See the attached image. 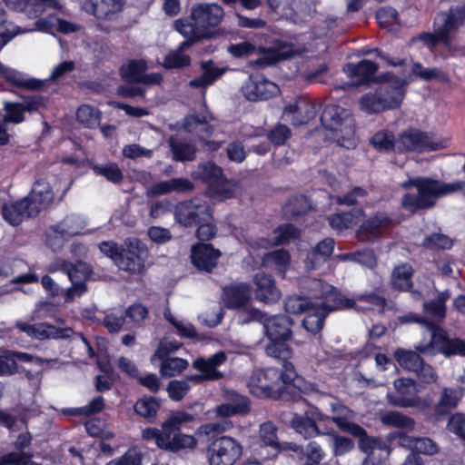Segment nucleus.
Segmentation results:
<instances>
[{
  "instance_id": "obj_1",
  "label": "nucleus",
  "mask_w": 465,
  "mask_h": 465,
  "mask_svg": "<svg viewBox=\"0 0 465 465\" xmlns=\"http://www.w3.org/2000/svg\"><path fill=\"white\" fill-rule=\"evenodd\" d=\"M449 295L440 293L434 301L424 303L425 317H412L411 321L424 328L422 340L415 346L417 351L425 355L441 353L446 357L460 355L465 357V341L449 339L445 331L438 325L446 314L445 302Z\"/></svg>"
},
{
  "instance_id": "obj_2",
  "label": "nucleus",
  "mask_w": 465,
  "mask_h": 465,
  "mask_svg": "<svg viewBox=\"0 0 465 465\" xmlns=\"http://www.w3.org/2000/svg\"><path fill=\"white\" fill-rule=\"evenodd\" d=\"M301 287L311 298L323 299L318 302L324 305L330 311L355 309L357 311H373L378 313L384 312L386 302L376 294H361L355 299L344 297L334 287L316 278H304L301 282Z\"/></svg>"
},
{
  "instance_id": "obj_3",
  "label": "nucleus",
  "mask_w": 465,
  "mask_h": 465,
  "mask_svg": "<svg viewBox=\"0 0 465 465\" xmlns=\"http://www.w3.org/2000/svg\"><path fill=\"white\" fill-rule=\"evenodd\" d=\"M401 185L407 190L415 188L416 193L409 192L402 198L403 207L411 212H415L433 206L438 197L462 190L465 183H446L427 177H415L404 182Z\"/></svg>"
},
{
  "instance_id": "obj_4",
  "label": "nucleus",
  "mask_w": 465,
  "mask_h": 465,
  "mask_svg": "<svg viewBox=\"0 0 465 465\" xmlns=\"http://www.w3.org/2000/svg\"><path fill=\"white\" fill-rule=\"evenodd\" d=\"M283 367V372L276 368L254 371L247 382L250 392L261 398L279 395L284 386L296 377L294 367L291 362L285 361Z\"/></svg>"
},
{
  "instance_id": "obj_5",
  "label": "nucleus",
  "mask_w": 465,
  "mask_h": 465,
  "mask_svg": "<svg viewBox=\"0 0 465 465\" xmlns=\"http://www.w3.org/2000/svg\"><path fill=\"white\" fill-rule=\"evenodd\" d=\"M325 129L330 131L326 134L339 145L351 148L356 145L354 121L350 112L339 105H327L321 116Z\"/></svg>"
},
{
  "instance_id": "obj_6",
  "label": "nucleus",
  "mask_w": 465,
  "mask_h": 465,
  "mask_svg": "<svg viewBox=\"0 0 465 465\" xmlns=\"http://www.w3.org/2000/svg\"><path fill=\"white\" fill-rule=\"evenodd\" d=\"M292 321L285 315H273L263 320V328L270 342L265 347L267 355L286 360L292 354L286 341L292 337Z\"/></svg>"
},
{
  "instance_id": "obj_7",
  "label": "nucleus",
  "mask_w": 465,
  "mask_h": 465,
  "mask_svg": "<svg viewBox=\"0 0 465 465\" xmlns=\"http://www.w3.org/2000/svg\"><path fill=\"white\" fill-rule=\"evenodd\" d=\"M465 21V5L450 8L447 12L440 13L434 21V34H422L420 39L429 46L438 42L449 43L450 34L460 27Z\"/></svg>"
},
{
  "instance_id": "obj_8",
  "label": "nucleus",
  "mask_w": 465,
  "mask_h": 465,
  "mask_svg": "<svg viewBox=\"0 0 465 465\" xmlns=\"http://www.w3.org/2000/svg\"><path fill=\"white\" fill-rule=\"evenodd\" d=\"M242 454V445L229 436L217 438L207 449L209 465H233Z\"/></svg>"
},
{
  "instance_id": "obj_9",
  "label": "nucleus",
  "mask_w": 465,
  "mask_h": 465,
  "mask_svg": "<svg viewBox=\"0 0 465 465\" xmlns=\"http://www.w3.org/2000/svg\"><path fill=\"white\" fill-rule=\"evenodd\" d=\"M147 258V250L138 239H128L121 246L119 257L116 258V266L130 273H141L144 269Z\"/></svg>"
},
{
  "instance_id": "obj_10",
  "label": "nucleus",
  "mask_w": 465,
  "mask_h": 465,
  "mask_svg": "<svg viewBox=\"0 0 465 465\" xmlns=\"http://www.w3.org/2000/svg\"><path fill=\"white\" fill-rule=\"evenodd\" d=\"M444 146L445 143L434 141L430 134L416 128L403 131L396 140V150L399 152L433 151Z\"/></svg>"
},
{
  "instance_id": "obj_11",
  "label": "nucleus",
  "mask_w": 465,
  "mask_h": 465,
  "mask_svg": "<svg viewBox=\"0 0 465 465\" xmlns=\"http://www.w3.org/2000/svg\"><path fill=\"white\" fill-rule=\"evenodd\" d=\"M177 223L183 226L207 222L211 219L209 205L202 200L193 199L180 203L174 213Z\"/></svg>"
},
{
  "instance_id": "obj_12",
  "label": "nucleus",
  "mask_w": 465,
  "mask_h": 465,
  "mask_svg": "<svg viewBox=\"0 0 465 465\" xmlns=\"http://www.w3.org/2000/svg\"><path fill=\"white\" fill-rule=\"evenodd\" d=\"M226 359L227 356L224 351H218L207 359L197 358L193 361V367L201 371V373L189 375L184 381H187L188 384L190 381L197 384L205 381L219 380L223 375L217 368L223 364Z\"/></svg>"
},
{
  "instance_id": "obj_13",
  "label": "nucleus",
  "mask_w": 465,
  "mask_h": 465,
  "mask_svg": "<svg viewBox=\"0 0 465 465\" xmlns=\"http://www.w3.org/2000/svg\"><path fill=\"white\" fill-rule=\"evenodd\" d=\"M224 16L223 7L214 3H203L194 5L191 11V18L197 28L210 36L209 29L220 25Z\"/></svg>"
},
{
  "instance_id": "obj_14",
  "label": "nucleus",
  "mask_w": 465,
  "mask_h": 465,
  "mask_svg": "<svg viewBox=\"0 0 465 465\" xmlns=\"http://www.w3.org/2000/svg\"><path fill=\"white\" fill-rule=\"evenodd\" d=\"M158 440V448L171 452L194 449L197 445V440L193 436L182 433L181 429L168 425L165 421L162 425V434Z\"/></svg>"
},
{
  "instance_id": "obj_15",
  "label": "nucleus",
  "mask_w": 465,
  "mask_h": 465,
  "mask_svg": "<svg viewBox=\"0 0 465 465\" xmlns=\"http://www.w3.org/2000/svg\"><path fill=\"white\" fill-rule=\"evenodd\" d=\"M62 270L68 275L73 286L65 292V301L71 302L74 297L81 296L86 292L84 281L92 272L90 266L84 262L74 264L64 262Z\"/></svg>"
},
{
  "instance_id": "obj_16",
  "label": "nucleus",
  "mask_w": 465,
  "mask_h": 465,
  "mask_svg": "<svg viewBox=\"0 0 465 465\" xmlns=\"http://www.w3.org/2000/svg\"><path fill=\"white\" fill-rule=\"evenodd\" d=\"M212 115L206 114L202 117L195 114H190L184 119V129L192 134H196L207 150L216 151L221 147L222 143L216 141H207L213 133V126L210 124Z\"/></svg>"
},
{
  "instance_id": "obj_17",
  "label": "nucleus",
  "mask_w": 465,
  "mask_h": 465,
  "mask_svg": "<svg viewBox=\"0 0 465 465\" xmlns=\"http://www.w3.org/2000/svg\"><path fill=\"white\" fill-rule=\"evenodd\" d=\"M277 84L262 75H252L242 87L243 95L250 101L267 100L279 93Z\"/></svg>"
},
{
  "instance_id": "obj_18",
  "label": "nucleus",
  "mask_w": 465,
  "mask_h": 465,
  "mask_svg": "<svg viewBox=\"0 0 465 465\" xmlns=\"http://www.w3.org/2000/svg\"><path fill=\"white\" fill-rule=\"evenodd\" d=\"M16 326L29 337L38 340L64 339L69 338L74 333L71 328H59L47 323L29 324L18 322Z\"/></svg>"
},
{
  "instance_id": "obj_19",
  "label": "nucleus",
  "mask_w": 465,
  "mask_h": 465,
  "mask_svg": "<svg viewBox=\"0 0 465 465\" xmlns=\"http://www.w3.org/2000/svg\"><path fill=\"white\" fill-rule=\"evenodd\" d=\"M300 231L292 224H284L279 226L273 231V238L272 241L263 238L250 239L248 241L249 251L251 253L260 249H267L271 245H279L287 243L299 237Z\"/></svg>"
},
{
  "instance_id": "obj_20",
  "label": "nucleus",
  "mask_w": 465,
  "mask_h": 465,
  "mask_svg": "<svg viewBox=\"0 0 465 465\" xmlns=\"http://www.w3.org/2000/svg\"><path fill=\"white\" fill-rule=\"evenodd\" d=\"M54 196L50 184L45 180L39 179L34 183L30 193L25 199L30 205L31 213L37 215L53 203Z\"/></svg>"
},
{
  "instance_id": "obj_21",
  "label": "nucleus",
  "mask_w": 465,
  "mask_h": 465,
  "mask_svg": "<svg viewBox=\"0 0 465 465\" xmlns=\"http://www.w3.org/2000/svg\"><path fill=\"white\" fill-rule=\"evenodd\" d=\"M254 295L259 302L272 304L277 302L282 296L274 279L264 272H258L253 276Z\"/></svg>"
},
{
  "instance_id": "obj_22",
  "label": "nucleus",
  "mask_w": 465,
  "mask_h": 465,
  "mask_svg": "<svg viewBox=\"0 0 465 465\" xmlns=\"http://www.w3.org/2000/svg\"><path fill=\"white\" fill-rule=\"evenodd\" d=\"M397 395L388 393L391 403L399 407H412L416 404V382L411 379L401 378L394 381Z\"/></svg>"
},
{
  "instance_id": "obj_23",
  "label": "nucleus",
  "mask_w": 465,
  "mask_h": 465,
  "mask_svg": "<svg viewBox=\"0 0 465 465\" xmlns=\"http://www.w3.org/2000/svg\"><path fill=\"white\" fill-rule=\"evenodd\" d=\"M78 29V26L67 20H64L55 15H50L46 17L38 19L35 22V27L32 29L20 28V34L32 32L35 30L54 35L55 33L70 34Z\"/></svg>"
},
{
  "instance_id": "obj_24",
  "label": "nucleus",
  "mask_w": 465,
  "mask_h": 465,
  "mask_svg": "<svg viewBox=\"0 0 465 465\" xmlns=\"http://www.w3.org/2000/svg\"><path fill=\"white\" fill-rule=\"evenodd\" d=\"M221 252L209 243H200L192 248V262L199 270L210 272L217 265Z\"/></svg>"
},
{
  "instance_id": "obj_25",
  "label": "nucleus",
  "mask_w": 465,
  "mask_h": 465,
  "mask_svg": "<svg viewBox=\"0 0 465 465\" xmlns=\"http://www.w3.org/2000/svg\"><path fill=\"white\" fill-rule=\"evenodd\" d=\"M331 408L333 413L332 421L342 431L348 432L352 436H362L364 434V429L351 421L353 419V412L349 408L339 401L331 402Z\"/></svg>"
},
{
  "instance_id": "obj_26",
  "label": "nucleus",
  "mask_w": 465,
  "mask_h": 465,
  "mask_svg": "<svg viewBox=\"0 0 465 465\" xmlns=\"http://www.w3.org/2000/svg\"><path fill=\"white\" fill-rule=\"evenodd\" d=\"M5 5L15 11H26L29 15L37 16L48 9L59 8L56 0H3Z\"/></svg>"
},
{
  "instance_id": "obj_27",
  "label": "nucleus",
  "mask_w": 465,
  "mask_h": 465,
  "mask_svg": "<svg viewBox=\"0 0 465 465\" xmlns=\"http://www.w3.org/2000/svg\"><path fill=\"white\" fill-rule=\"evenodd\" d=\"M0 77L10 84L27 90H37L44 84L42 81L31 78L27 74L2 63H0Z\"/></svg>"
},
{
  "instance_id": "obj_28",
  "label": "nucleus",
  "mask_w": 465,
  "mask_h": 465,
  "mask_svg": "<svg viewBox=\"0 0 465 465\" xmlns=\"http://www.w3.org/2000/svg\"><path fill=\"white\" fill-rule=\"evenodd\" d=\"M316 115L315 105L305 101L289 104L284 108L282 117L293 125L307 123Z\"/></svg>"
},
{
  "instance_id": "obj_29",
  "label": "nucleus",
  "mask_w": 465,
  "mask_h": 465,
  "mask_svg": "<svg viewBox=\"0 0 465 465\" xmlns=\"http://www.w3.org/2000/svg\"><path fill=\"white\" fill-rule=\"evenodd\" d=\"M251 287L244 282L234 283L223 288V300L228 308L245 306L251 299Z\"/></svg>"
},
{
  "instance_id": "obj_30",
  "label": "nucleus",
  "mask_w": 465,
  "mask_h": 465,
  "mask_svg": "<svg viewBox=\"0 0 465 465\" xmlns=\"http://www.w3.org/2000/svg\"><path fill=\"white\" fill-rule=\"evenodd\" d=\"M124 4V0H87L85 8L98 19H110L123 10Z\"/></svg>"
},
{
  "instance_id": "obj_31",
  "label": "nucleus",
  "mask_w": 465,
  "mask_h": 465,
  "mask_svg": "<svg viewBox=\"0 0 465 465\" xmlns=\"http://www.w3.org/2000/svg\"><path fill=\"white\" fill-rule=\"evenodd\" d=\"M331 312V311H330L327 306L320 305L317 302H312L305 312L307 314L302 322L304 329L310 333H318L322 330L324 319Z\"/></svg>"
},
{
  "instance_id": "obj_32",
  "label": "nucleus",
  "mask_w": 465,
  "mask_h": 465,
  "mask_svg": "<svg viewBox=\"0 0 465 465\" xmlns=\"http://www.w3.org/2000/svg\"><path fill=\"white\" fill-rule=\"evenodd\" d=\"M2 214L3 218L11 225H18L24 219L35 216V213H31L30 205L25 198L10 204H5Z\"/></svg>"
},
{
  "instance_id": "obj_33",
  "label": "nucleus",
  "mask_w": 465,
  "mask_h": 465,
  "mask_svg": "<svg viewBox=\"0 0 465 465\" xmlns=\"http://www.w3.org/2000/svg\"><path fill=\"white\" fill-rule=\"evenodd\" d=\"M408 81L404 79H397L394 84H385L381 85L378 90L380 98L391 104V109L399 107L404 98V86L408 84Z\"/></svg>"
},
{
  "instance_id": "obj_34",
  "label": "nucleus",
  "mask_w": 465,
  "mask_h": 465,
  "mask_svg": "<svg viewBox=\"0 0 465 465\" xmlns=\"http://www.w3.org/2000/svg\"><path fill=\"white\" fill-rule=\"evenodd\" d=\"M465 392L463 387L450 388L444 387L441 391L440 400L435 406L438 414H446L455 409Z\"/></svg>"
},
{
  "instance_id": "obj_35",
  "label": "nucleus",
  "mask_w": 465,
  "mask_h": 465,
  "mask_svg": "<svg viewBox=\"0 0 465 465\" xmlns=\"http://www.w3.org/2000/svg\"><path fill=\"white\" fill-rule=\"evenodd\" d=\"M256 257L260 258V263L262 266L275 270L279 273L282 274V276H284L290 266V254L287 251L282 249L267 252L262 257H260V254H256Z\"/></svg>"
},
{
  "instance_id": "obj_36",
  "label": "nucleus",
  "mask_w": 465,
  "mask_h": 465,
  "mask_svg": "<svg viewBox=\"0 0 465 465\" xmlns=\"http://www.w3.org/2000/svg\"><path fill=\"white\" fill-rule=\"evenodd\" d=\"M390 223V219L384 213H377L375 216L364 222L360 230L359 237L362 241H371L378 236L382 229L386 228Z\"/></svg>"
},
{
  "instance_id": "obj_37",
  "label": "nucleus",
  "mask_w": 465,
  "mask_h": 465,
  "mask_svg": "<svg viewBox=\"0 0 465 465\" xmlns=\"http://www.w3.org/2000/svg\"><path fill=\"white\" fill-rule=\"evenodd\" d=\"M360 438L359 448L367 454V457H378L381 460H384L390 455V450L387 445L377 438H371L364 434L358 436Z\"/></svg>"
},
{
  "instance_id": "obj_38",
  "label": "nucleus",
  "mask_w": 465,
  "mask_h": 465,
  "mask_svg": "<svg viewBox=\"0 0 465 465\" xmlns=\"http://www.w3.org/2000/svg\"><path fill=\"white\" fill-rule=\"evenodd\" d=\"M249 401L246 397L233 393L231 401L216 407L215 414L218 417H231L235 414L249 412Z\"/></svg>"
},
{
  "instance_id": "obj_39",
  "label": "nucleus",
  "mask_w": 465,
  "mask_h": 465,
  "mask_svg": "<svg viewBox=\"0 0 465 465\" xmlns=\"http://www.w3.org/2000/svg\"><path fill=\"white\" fill-rule=\"evenodd\" d=\"M223 173L221 167L212 162L199 163L196 170L192 173V177L209 184V188L221 182Z\"/></svg>"
},
{
  "instance_id": "obj_40",
  "label": "nucleus",
  "mask_w": 465,
  "mask_h": 465,
  "mask_svg": "<svg viewBox=\"0 0 465 465\" xmlns=\"http://www.w3.org/2000/svg\"><path fill=\"white\" fill-rule=\"evenodd\" d=\"M363 217L361 209H352L348 213H334L329 217V224L336 231H343L357 224Z\"/></svg>"
},
{
  "instance_id": "obj_41",
  "label": "nucleus",
  "mask_w": 465,
  "mask_h": 465,
  "mask_svg": "<svg viewBox=\"0 0 465 465\" xmlns=\"http://www.w3.org/2000/svg\"><path fill=\"white\" fill-rule=\"evenodd\" d=\"M277 429L272 422H265L260 427V438L262 442L273 448L277 451L292 450L294 451L299 450V447L292 445V443H280L277 438Z\"/></svg>"
},
{
  "instance_id": "obj_42",
  "label": "nucleus",
  "mask_w": 465,
  "mask_h": 465,
  "mask_svg": "<svg viewBox=\"0 0 465 465\" xmlns=\"http://www.w3.org/2000/svg\"><path fill=\"white\" fill-rule=\"evenodd\" d=\"M334 250V241L326 238L319 242L308 254L307 266L310 269L316 268L320 263L326 261Z\"/></svg>"
},
{
  "instance_id": "obj_43",
  "label": "nucleus",
  "mask_w": 465,
  "mask_h": 465,
  "mask_svg": "<svg viewBox=\"0 0 465 465\" xmlns=\"http://www.w3.org/2000/svg\"><path fill=\"white\" fill-rule=\"evenodd\" d=\"M169 146L173 153V159L175 161H192L195 157L194 146L178 136H172L169 139Z\"/></svg>"
},
{
  "instance_id": "obj_44",
  "label": "nucleus",
  "mask_w": 465,
  "mask_h": 465,
  "mask_svg": "<svg viewBox=\"0 0 465 465\" xmlns=\"http://www.w3.org/2000/svg\"><path fill=\"white\" fill-rule=\"evenodd\" d=\"M391 104L380 98L379 90L368 93L360 99V108L367 114H376L390 110Z\"/></svg>"
},
{
  "instance_id": "obj_45",
  "label": "nucleus",
  "mask_w": 465,
  "mask_h": 465,
  "mask_svg": "<svg viewBox=\"0 0 465 465\" xmlns=\"http://www.w3.org/2000/svg\"><path fill=\"white\" fill-rule=\"evenodd\" d=\"M203 74L190 81L193 87H205L212 84L223 73L224 69L213 66L212 62H205L202 64Z\"/></svg>"
},
{
  "instance_id": "obj_46",
  "label": "nucleus",
  "mask_w": 465,
  "mask_h": 465,
  "mask_svg": "<svg viewBox=\"0 0 465 465\" xmlns=\"http://www.w3.org/2000/svg\"><path fill=\"white\" fill-rule=\"evenodd\" d=\"M147 68L145 61L133 60L122 66L121 75L128 83H140Z\"/></svg>"
},
{
  "instance_id": "obj_47",
  "label": "nucleus",
  "mask_w": 465,
  "mask_h": 465,
  "mask_svg": "<svg viewBox=\"0 0 465 465\" xmlns=\"http://www.w3.org/2000/svg\"><path fill=\"white\" fill-rule=\"evenodd\" d=\"M413 270L408 263L394 268L391 275V283L394 288L407 291L411 286Z\"/></svg>"
},
{
  "instance_id": "obj_48",
  "label": "nucleus",
  "mask_w": 465,
  "mask_h": 465,
  "mask_svg": "<svg viewBox=\"0 0 465 465\" xmlns=\"http://www.w3.org/2000/svg\"><path fill=\"white\" fill-rule=\"evenodd\" d=\"M344 70L350 76H359L364 82L375 74L377 65L371 61L362 60L358 64H347Z\"/></svg>"
},
{
  "instance_id": "obj_49",
  "label": "nucleus",
  "mask_w": 465,
  "mask_h": 465,
  "mask_svg": "<svg viewBox=\"0 0 465 465\" xmlns=\"http://www.w3.org/2000/svg\"><path fill=\"white\" fill-rule=\"evenodd\" d=\"M398 363L410 371H415L421 366L422 358L413 351L398 349L394 352Z\"/></svg>"
},
{
  "instance_id": "obj_50",
  "label": "nucleus",
  "mask_w": 465,
  "mask_h": 465,
  "mask_svg": "<svg viewBox=\"0 0 465 465\" xmlns=\"http://www.w3.org/2000/svg\"><path fill=\"white\" fill-rule=\"evenodd\" d=\"M164 317L175 329L179 336L188 339L197 337L195 327L188 321L173 316L169 311L164 312Z\"/></svg>"
},
{
  "instance_id": "obj_51",
  "label": "nucleus",
  "mask_w": 465,
  "mask_h": 465,
  "mask_svg": "<svg viewBox=\"0 0 465 465\" xmlns=\"http://www.w3.org/2000/svg\"><path fill=\"white\" fill-rule=\"evenodd\" d=\"M191 45V43L188 41H183L179 49L170 52L164 58L163 66L165 68H180L186 66L190 64V58L183 54V50Z\"/></svg>"
},
{
  "instance_id": "obj_52",
  "label": "nucleus",
  "mask_w": 465,
  "mask_h": 465,
  "mask_svg": "<svg viewBox=\"0 0 465 465\" xmlns=\"http://www.w3.org/2000/svg\"><path fill=\"white\" fill-rule=\"evenodd\" d=\"M292 426L299 434L306 439L320 433L316 420L308 417L295 416L292 420Z\"/></svg>"
},
{
  "instance_id": "obj_53",
  "label": "nucleus",
  "mask_w": 465,
  "mask_h": 465,
  "mask_svg": "<svg viewBox=\"0 0 465 465\" xmlns=\"http://www.w3.org/2000/svg\"><path fill=\"white\" fill-rule=\"evenodd\" d=\"M379 25L391 32H396L400 28L398 13L391 7H384L380 9L376 15Z\"/></svg>"
},
{
  "instance_id": "obj_54",
  "label": "nucleus",
  "mask_w": 465,
  "mask_h": 465,
  "mask_svg": "<svg viewBox=\"0 0 465 465\" xmlns=\"http://www.w3.org/2000/svg\"><path fill=\"white\" fill-rule=\"evenodd\" d=\"M173 26L176 31L188 38L186 41L191 43V45L196 39L207 37V34H204L202 30L198 29L197 25L193 21L192 23L187 20H177L174 22Z\"/></svg>"
},
{
  "instance_id": "obj_55",
  "label": "nucleus",
  "mask_w": 465,
  "mask_h": 465,
  "mask_svg": "<svg viewBox=\"0 0 465 465\" xmlns=\"http://www.w3.org/2000/svg\"><path fill=\"white\" fill-rule=\"evenodd\" d=\"M162 361L160 371L163 376L173 377L180 374L188 366V361L182 358H167L160 359Z\"/></svg>"
},
{
  "instance_id": "obj_56",
  "label": "nucleus",
  "mask_w": 465,
  "mask_h": 465,
  "mask_svg": "<svg viewBox=\"0 0 465 465\" xmlns=\"http://www.w3.org/2000/svg\"><path fill=\"white\" fill-rule=\"evenodd\" d=\"M383 424L396 428L411 430L414 427V420L398 411H388L381 417Z\"/></svg>"
},
{
  "instance_id": "obj_57",
  "label": "nucleus",
  "mask_w": 465,
  "mask_h": 465,
  "mask_svg": "<svg viewBox=\"0 0 465 465\" xmlns=\"http://www.w3.org/2000/svg\"><path fill=\"white\" fill-rule=\"evenodd\" d=\"M93 170L96 175L103 176L113 183H120L123 180V173L116 163L95 164Z\"/></svg>"
},
{
  "instance_id": "obj_58",
  "label": "nucleus",
  "mask_w": 465,
  "mask_h": 465,
  "mask_svg": "<svg viewBox=\"0 0 465 465\" xmlns=\"http://www.w3.org/2000/svg\"><path fill=\"white\" fill-rule=\"evenodd\" d=\"M5 11L0 6V51L15 35L20 34V27L7 22Z\"/></svg>"
},
{
  "instance_id": "obj_59",
  "label": "nucleus",
  "mask_w": 465,
  "mask_h": 465,
  "mask_svg": "<svg viewBox=\"0 0 465 465\" xmlns=\"http://www.w3.org/2000/svg\"><path fill=\"white\" fill-rule=\"evenodd\" d=\"M371 144L379 151L390 152L396 149V141L391 132L381 130L377 132L371 140Z\"/></svg>"
},
{
  "instance_id": "obj_60",
  "label": "nucleus",
  "mask_w": 465,
  "mask_h": 465,
  "mask_svg": "<svg viewBox=\"0 0 465 465\" xmlns=\"http://www.w3.org/2000/svg\"><path fill=\"white\" fill-rule=\"evenodd\" d=\"M312 302L308 297L291 295L285 299L284 308L288 313L300 314L305 312Z\"/></svg>"
},
{
  "instance_id": "obj_61",
  "label": "nucleus",
  "mask_w": 465,
  "mask_h": 465,
  "mask_svg": "<svg viewBox=\"0 0 465 465\" xmlns=\"http://www.w3.org/2000/svg\"><path fill=\"white\" fill-rule=\"evenodd\" d=\"M222 181L209 188L210 194L213 198L225 200L232 198L234 195L236 185L231 181H228L223 176Z\"/></svg>"
},
{
  "instance_id": "obj_62",
  "label": "nucleus",
  "mask_w": 465,
  "mask_h": 465,
  "mask_svg": "<svg viewBox=\"0 0 465 465\" xmlns=\"http://www.w3.org/2000/svg\"><path fill=\"white\" fill-rule=\"evenodd\" d=\"M78 121L86 127L93 128L99 124V112L87 104L81 105L76 113Z\"/></svg>"
},
{
  "instance_id": "obj_63",
  "label": "nucleus",
  "mask_w": 465,
  "mask_h": 465,
  "mask_svg": "<svg viewBox=\"0 0 465 465\" xmlns=\"http://www.w3.org/2000/svg\"><path fill=\"white\" fill-rule=\"evenodd\" d=\"M143 454L137 448H130L123 456L114 459L105 465H142Z\"/></svg>"
},
{
  "instance_id": "obj_64",
  "label": "nucleus",
  "mask_w": 465,
  "mask_h": 465,
  "mask_svg": "<svg viewBox=\"0 0 465 465\" xmlns=\"http://www.w3.org/2000/svg\"><path fill=\"white\" fill-rule=\"evenodd\" d=\"M158 408L159 404L153 398L141 399L134 405L136 413L144 418H153Z\"/></svg>"
}]
</instances>
